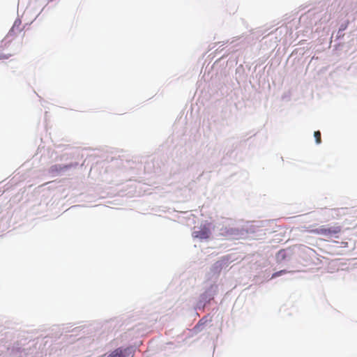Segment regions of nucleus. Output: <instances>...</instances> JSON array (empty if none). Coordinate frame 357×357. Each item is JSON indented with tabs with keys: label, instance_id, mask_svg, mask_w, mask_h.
<instances>
[{
	"label": "nucleus",
	"instance_id": "1",
	"mask_svg": "<svg viewBox=\"0 0 357 357\" xmlns=\"http://www.w3.org/2000/svg\"><path fill=\"white\" fill-rule=\"evenodd\" d=\"M342 227L340 225L333 227H326L322 225L319 228L310 230L311 233L323 235L327 238L337 237V234L340 233Z\"/></svg>",
	"mask_w": 357,
	"mask_h": 357
},
{
	"label": "nucleus",
	"instance_id": "2",
	"mask_svg": "<svg viewBox=\"0 0 357 357\" xmlns=\"http://www.w3.org/2000/svg\"><path fill=\"white\" fill-rule=\"evenodd\" d=\"M112 357H132V353L130 349L118 348L110 355Z\"/></svg>",
	"mask_w": 357,
	"mask_h": 357
},
{
	"label": "nucleus",
	"instance_id": "3",
	"mask_svg": "<svg viewBox=\"0 0 357 357\" xmlns=\"http://www.w3.org/2000/svg\"><path fill=\"white\" fill-rule=\"evenodd\" d=\"M210 230L206 227H202L198 231H195L192 234L194 238L200 239H206L209 237Z\"/></svg>",
	"mask_w": 357,
	"mask_h": 357
},
{
	"label": "nucleus",
	"instance_id": "4",
	"mask_svg": "<svg viewBox=\"0 0 357 357\" xmlns=\"http://www.w3.org/2000/svg\"><path fill=\"white\" fill-rule=\"evenodd\" d=\"M71 165H65L63 167H61L60 165H54L52 167V171H56V172H58V171H62V170H64L66 169H67L68 167H70Z\"/></svg>",
	"mask_w": 357,
	"mask_h": 357
},
{
	"label": "nucleus",
	"instance_id": "5",
	"mask_svg": "<svg viewBox=\"0 0 357 357\" xmlns=\"http://www.w3.org/2000/svg\"><path fill=\"white\" fill-rule=\"evenodd\" d=\"M314 136L317 144H320L321 142V132L319 130L315 131L314 133Z\"/></svg>",
	"mask_w": 357,
	"mask_h": 357
},
{
	"label": "nucleus",
	"instance_id": "6",
	"mask_svg": "<svg viewBox=\"0 0 357 357\" xmlns=\"http://www.w3.org/2000/svg\"><path fill=\"white\" fill-rule=\"evenodd\" d=\"M341 244H342V247H343V248H346L348 245L347 242H342Z\"/></svg>",
	"mask_w": 357,
	"mask_h": 357
},
{
	"label": "nucleus",
	"instance_id": "7",
	"mask_svg": "<svg viewBox=\"0 0 357 357\" xmlns=\"http://www.w3.org/2000/svg\"><path fill=\"white\" fill-rule=\"evenodd\" d=\"M201 324H203V319H202L201 320H199V321L198 322V324H197V326H195V328L198 327L199 325Z\"/></svg>",
	"mask_w": 357,
	"mask_h": 357
},
{
	"label": "nucleus",
	"instance_id": "8",
	"mask_svg": "<svg viewBox=\"0 0 357 357\" xmlns=\"http://www.w3.org/2000/svg\"><path fill=\"white\" fill-rule=\"evenodd\" d=\"M282 272H283V271H280V272H278V273H274V274L273 275V278H274V277H276V276L279 275H280L281 273H282Z\"/></svg>",
	"mask_w": 357,
	"mask_h": 357
}]
</instances>
